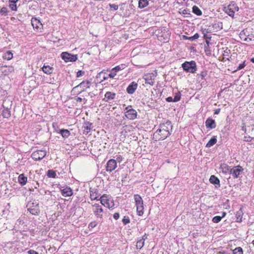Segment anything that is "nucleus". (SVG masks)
Instances as JSON below:
<instances>
[{
    "mask_svg": "<svg viewBox=\"0 0 254 254\" xmlns=\"http://www.w3.org/2000/svg\"><path fill=\"white\" fill-rule=\"evenodd\" d=\"M173 126L170 121L160 125L159 128L154 133L153 137L156 140H163L168 137L171 133Z\"/></svg>",
    "mask_w": 254,
    "mask_h": 254,
    "instance_id": "f257e3e1",
    "label": "nucleus"
},
{
    "mask_svg": "<svg viewBox=\"0 0 254 254\" xmlns=\"http://www.w3.org/2000/svg\"><path fill=\"white\" fill-rule=\"evenodd\" d=\"M91 82L89 80H84L78 85L73 87L71 92L73 93H80L85 91L86 88H89L91 85Z\"/></svg>",
    "mask_w": 254,
    "mask_h": 254,
    "instance_id": "f03ea898",
    "label": "nucleus"
},
{
    "mask_svg": "<svg viewBox=\"0 0 254 254\" xmlns=\"http://www.w3.org/2000/svg\"><path fill=\"white\" fill-rule=\"evenodd\" d=\"M183 69L187 72L194 73L197 70L196 63L191 61L190 62H185L182 64Z\"/></svg>",
    "mask_w": 254,
    "mask_h": 254,
    "instance_id": "7ed1b4c3",
    "label": "nucleus"
},
{
    "mask_svg": "<svg viewBox=\"0 0 254 254\" xmlns=\"http://www.w3.org/2000/svg\"><path fill=\"white\" fill-rule=\"evenodd\" d=\"M134 199L136 206L137 214L139 216H142L143 214V201L141 197L138 194L134 195Z\"/></svg>",
    "mask_w": 254,
    "mask_h": 254,
    "instance_id": "20e7f679",
    "label": "nucleus"
},
{
    "mask_svg": "<svg viewBox=\"0 0 254 254\" xmlns=\"http://www.w3.org/2000/svg\"><path fill=\"white\" fill-rule=\"evenodd\" d=\"M28 211L32 215H38L40 212L39 204L37 202H29L27 205Z\"/></svg>",
    "mask_w": 254,
    "mask_h": 254,
    "instance_id": "39448f33",
    "label": "nucleus"
},
{
    "mask_svg": "<svg viewBox=\"0 0 254 254\" xmlns=\"http://www.w3.org/2000/svg\"><path fill=\"white\" fill-rule=\"evenodd\" d=\"M224 9L226 13L233 17L235 15V12L238 11L239 8L234 1H231L227 7H225Z\"/></svg>",
    "mask_w": 254,
    "mask_h": 254,
    "instance_id": "423d86ee",
    "label": "nucleus"
},
{
    "mask_svg": "<svg viewBox=\"0 0 254 254\" xmlns=\"http://www.w3.org/2000/svg\"><path fill=\"white\" fill-rule=\"evenodd\" d=\"M125 116L127 119L133 120L136 118L137 113L131 106H128L125 109Z\"/></svg>",
    "mask_w": 254,
    "mask_h": 254,
    "instance_id": "0eeeda50",
    "label": "nucleus"
},
{
    "mask_svg": "<svg viewBox=\"0 0 254 254\" xmlns=\"http://www.w3.org/2000/svg\"><path fill=\"white\" fill-rule=\"evenodd\" d=\"M61 57L66 63L68 62H75L77 60V55H71L67 52L62 53Z\"/></svg>",
    "mask_w": 254,
    "mask_h": 254,
    "instance_id": "6e6552de",
    "label": "nucleus"
},
{
    "mask_svg": "<svg viewBox=\"0 0 254 254\" xmlns=\"http://www.w3.org/2000/svg\"><path fill=\"white\" fill-rule=\"evenodd\" d=\"M92 206L94 208L93 211L95 214V216L97 218H102L103 216V210L101 205L98 203H95L92 204Z\"/></svg>",
    "mask_w": 254,
    "mask_h": 254,
    "instance_id": "1a4fd4ad",
    "label": "nucleus"
},
{
    "mask_svg": "<svg viewBox=\"0 0 254 254\" xmlns=\"http://www.w3.org/2000/svg\"><path fill=\"white\" fill-rule=\"evenodd\" d=\"M46 155V151L45 150H37L32 153L31 157L35 160L42 159Z\"/></svg>",
    "mask_w": 254,
    "mask_h": 254,
    "instance_id": "9d476101",
    "label": "nucleus"
},
{
    "mask_svg": "<svg viewBox=\"0 0 254 254\" xmlns=\"http://www.w3.org/2000/svg\"><path fill=\"white\" fill-rule=\"evenodd\" d=\"M155 77L153 73H149L144 75L143 79L146 84L152 86L154 84Z\"/></svg>",
    "mask_w": 254,
    "mask_h": 254,
    "instance_id": "9b49d317",
    "label": "nucleus"
},
{
    "mask_svg": "<svg viewBox=\"0 0 254 254\" xmlns=\"http://www.w3.org/2000/svg\"><path fill=\"white\" fill-rule=\"evenodd\" d=\"M243 170V168L239 165L235 166L232 168L230 174L232 175L234 178H238Z\"/></svg>",
    "mask_w": 254,
    "mask_h": 254,
    "instance_id": "f8f14e48",
    "label": "nucleus"
},
{
    "mask_svg": "<svg viewBox=\"0 0 254 254\" xmlns=\"http://www.w3.org/2000/svg\"><path fill=\"white\" fill-rule=\"evenodd\" d=\"M117 167V161L111 159L109 160L107 163V171L111 172L114 170Z\"/></svg>",
    "mask_w": 254,
    "mask_h": 254,
    "instance_id": "ddd939ff",
    "label": "nucleus"
},
{
    "mask_svg": "<svg viewBox=\"0 0 254 254\" xmlns=\"http://www.w3.org/2000/svg\"><path fill=\"white\" fill-rule=\"evenodd\" d=\"M137 83L133 81L127 87V91L129 94H133L136 90L137 87Z\"/></svg>",
    "mask_w": 254,
    "mask_h": 254,
    "instance_id": "4468645a",
    "label": "nucleus"
},
{
    "mask_svg": "<svg viewBox=\"0 0 254 254\" xmlns=\"http://www.w3.org/2000/svg\"><path fill=\"white\" fill-rule=\"evenodd\" d=\"M116 93L111 92H107L105 94V98L103 99L105 102H108L111 100L115 99L116 97Z\"/></svg>",
    "mask_w": 254,
    "mask_h": 254,
    "instance_id": "2eb2a0df",
    "label": "nucleus"
},
{
    "mask_svg": "<svg viewBox=\"0 0 254 254\" xmlns=\"http://www.w3.org/2000/svg\"><path fill=\"white\" fill-rule=\"evenodd\" d=\"M31 24L33 27L34 29L38 30L40 29V27L42 26V24L40 21L36 18H32L31 19Z\"/></svg>",
    "mask_w": 254,
    "mask_h": 254,
    "instance_id": "dca6fc26",
    "label": "nucleus"
},
{
    "mask_svg": "<svg viewBox=\"0 0 254 254\" xmlns=\"http://www.w3.org/2000/svg\"><path fill=\"white\" fill-rule=\"evenodd\" d=\"M205 126L207 128H210L211 129L215 128L216 127L215 120L211 118H208L205 122Z\"/></svg>",
    "mask_w": 254,
    "mask_h": 254,
    "instance_id": "f3484780",
    "label": "nucleus"
},
{
    "mask_svg": "<svg viewBox=\"0 0 254 254\" xmlns=\"http://www.w3.org/2000/svg\"><path fill=\"white\" fill-rule=\"evenodd\" d=\"M62 195L64 197L70 196L72 195L73 192L70 188L66 187L61 190Z\"/></svg>",
    "mask_w": 254,
    "mask_h": 254,
    "instance_id": "a211bd4d",
    "label": "nucleus"
},
{
    "mask_svg": "<svg viewBox=\"0 0 254 254\" xmlns=\"http://www.w3.org/2000/svg\"><path fill=\"white\" fill-rule=\"evenodd\" d=\"M209 181L211 184L216 185V188L220 187V181L215 176L211 175Z\"/></svg>",
    "mask_w": 254,
    "mask_h": 254,
    "instance_id": "6ab92c4d",
    "label": "nucleus"
},
{
    "mask_svg": "<svg viewBox=\"0 0 254 254\" xmlns=\"http://www.w3.org/2000/svg\"><path fill=\"white\" fill-rule=\"evenodd\" d=\"M220 168L224 174H231V172L232 171V168L226 164H222Z\"/></svg>",
    "mask_w": 254,
    "mask_h": 254,
    "instance_id": "aec40b11",
    "label": "nucleus"
},
{
    "mask_svg": "<svg viewBox=\"0 0 254 254\" xmlns=\"http://www.w3.org/2000/svg\"><path fill=\"white\" fill-rule=\"evenodd\" d=\"M90 195L92 200H98L99 196L98 192L94 189L90 190Z\"/></svg>",
    "mask_w": 254,
    "mask_h": 254,
    "instance_id": "412c9836",
    "label": "nucleus"
},
{
    "mask_svg": "<svg viewBox=\"0 0 254 254\" xmlns=\"http://www.w3.org/2000/svg\"><path fill=\"white\" fill-rule=\"evenodd\" d=\"M18 182L22 185H25L27 181V178L23 174H20L18 178Z\"/></svg>",
    "mask_w": 254,
    "mask_h": 254,
    "instance_id": "4be33fe9",
    "label": "nucleus"
},
{
    "mask_svg": "<svg viewBox=\"0 0 254 254\" xmlns=\"http://www.w3.org/2000/svg\"><path fill=\"white\" fill-rule=\"evenodd\" d=\"M54 68L53 67L50 66L49 65H44V66L42 67V70L43 71L48 74H51L53 71Z\"/></svg>",
    "mask_w": 254,
    "mask_h": 254,
    "instance_id": "5701e85b",
    "label": "nucleus"
},
{
    "mask_svg": "<svg viewBox=\"0 0 254 254\" xmlns=\"http://www.w3.org/2000/svg\"><path fill=\"white\" fill-rule=\"evenodd\" d=\"M92 127V123H90L89 122L85 123L83 127L84 128L83 130L84 132L87 134L90 132Z\"/></svg>",
    "mask_w": 254,
    "mask_h": 254,
    "instance_id": "b1692460",
    "label": "nucleus"
},
{
    "mask_svg": "<svg viewBox=\"0 0 254 254\" xmlns=\"http://www.w3.org/2000/svg\"><path fill=\"white\" fill-rule=\"evenodd\" d=\"M217 142V138L216 136H213L207 142L206 145V147H210Z\"/></svg>",
    "mask_w": 254,
    "mask_h": 254,
    "instance_id": "393cba45",
    "label": "nucleus"
},
{
    "mask_svg": "<svg viewBox=\"0 0 254 254\" xmlns=\"http://www.w3.org/2000/svg\"><path fill=\"white\" fill-rule=\"evenodd\" d=\"M64 138H67L70 134V131L68 129H62L59 132Z\"/></svg>",
    "mask_w": 254,
    "mask_h": 254,
    "instance_id": "a878e982",
    "label": "nucleus"
},
{
    "mask_svg": "<svg viewBox=\"0 0 254 254\" xmlns=\"http://www.w3.org/2000/svg\"><path fill=\"white\" fill-rule=\"evenodd\" d=\"M149 4L147 0H139L138 1V7L140 9L146 7Z\"/></svg>",
    "mask_w": 254,
    "mask_h": 254,
    "instance_id": "bb28decb",
    "label": "nucleus"
},
{
    "mask_svg": "<svg viewBox=\"0 0 254 254\" xmlns=\"http://www.w3.org/2000/svg\"><path fill=\"white\" fill-rule=\"evenodd\" d=\"M2 117L4 118L8 119L11 116V112L8 108H5L3 110Z\"/></svg>",
    "mask_w": 254,
    "mask_h": 254,
    "instance_id": "cd10ccee",
    "label": "nucleus"
},
{
    "mask_svg": "<svg viewBox=\"0 0 254 254\" xmlns=\"http://www.w3.org/2000/svg\"><path fill=\"white\" fill-rule=\"evenodd\" d=\"M192 12L195 14L197 16H200L202 15V12L201 10L196 5H194L192 8Z\"/></svg>",
    "mask_w": 254,
    "mask_h": 254,
    "instance_id": "c85d7f7f",
    "label": "nucleus"
},
{
    "mask_svg": "<svg viewBox=\"0 0 254 254\" xmlns=\"http://www.w3.org/2000/svg\"><path fill=\"white\" fill-rule=\"evenodd\" d=\"M13 58V54L10 51H7L3 55V58L5 60H10Z\"/></svg>",
    "mask_w": 254,
    "mask_h": 254,
    "instance_id": "c756f323",
    "label": "nucleus"
},
{
    "mask_svg": "<svg viewBox=\"0 0 254 254\" xmlns=\"http://www.w3.org/2000/svg\"><path fill=\"white\" fill-rule=\"evenodd\" d=\"M100 202L102 205L105 206L106 204H109V200L107 199V197L105 196V194L103 195L101 197H100Z\"/></svg>",
    "mask_w": 254,
    "mask_h": 254,
    "instance_id": "7c9ffc66",
    "label": "nucleus"
},
{
    "mask_svg": "<svg viewBox=\"0 0 254 254\" xmlns=\"http://www.w3.org/2000/svg\"><path fill=\"white\" fill-rule=\"evenodd\" d=\"M47 176L50 178H55L57 176V174L55 171L53 170H49L47 172Z\"/></svg>",
    "mask_w": 254,
    "mask_h": 254,
    "instance_id": "2f4dec72",
    "label": "nucleus"
},
{
    "mask_svg": "<svg viewBox=\"0 0 254 254\" xmlns=\"http://www.w3.org/2000/svg\"><path fill=\"white\" fill-rule=\"evenodd\" d=\"M9 10L6 7H3L0 9V13L1 15L6 16Z\"/></svg>",
    "mask_w": 254,
    "mask_h": 254,
    "instance_id": "473e14b6",
    "label": "nucleus"
},
{
    "mask_svg": "<svg viewBox=\"0 0 254 254\" xmlns=\"http://www.w3.org/2000/svg\"><path fill=\"white\" fill-rule=\"evenodd\" d=\"M144 242L143 240H139L136 243V248L137 249H141L143 248L144 245Z\"/></svg>",
    "mask_w": 254,
    "mask_h": 254,
    "instance_id": "72a5a7b5",
    "label": "nucleus"
},
{
    "mask_svg": "<svg viewBox=\"0 0 254 254\" xmlns=\"http://www.w3.org/2000/svg\"><path fill=\"white\" fill-rule=\"evenodd\" d=\"M233 254H243V250L241 247H237L233 251Z\"/></svg>",
    "mask_w": 254,
    "mask_h": 254,
    "instance_id": "f704fd0d",
    "label": "nucleus"
},
{
    "mask_svg": "<svg viewBox=\"0 0 254 254\" xmlns=\"http://www.w3.org/2000/svg\"><path fill=\"white\" fill-rule=\"evenodd\" d=\"M9 7L13 11H17V10L16 3L9 2Z\"/></svg>",
    "mask_w": 254,
    "mask_h": 254,
    "instance_id": "c9c22d12",
    "label": "nucleus"
},
{
    "mask_svg": "<svg viewBox=\"0 0 254 254\" xmlns=\"http://www.w3.org/2000/svg\"><path fill=\"white\" fill-rule=\"evenodd\" d=\"M125 66V65L124 64H121L120 65H118L114 68H112V69L115 71V72H118L119 71L123 69L124 68V66Z\"/></svg>",
    "mask_w": 254,
    "mask_h": 254,
    "instance_id": "e433bc0d",
    "label": "nucleus"
},
{
    "mask_svg": "<svg viewBox=\"0 0 254 254\" xmlns=\"http://www.w3.org/2000/svg\"><path fill=\"white\" fill-rule=\"evenodd\" d=\"M181 99V93L180 92H177L174 98H173V102H176L180 100Z\"/></svg>",
    "mask_w": 254,
    "mask_h": 254,
    "instance_id": "4c0bfd02",
    "label": "nucleus"
},
{
    "mask_svg": "<svg viewBox=\"0 0 254 254\" xmlns=\"http://www.w3.org/2000/svg\"><path fill=\"white\" fill-rule=\"evenodd\" d=\"M222 218V217L220 216H216L213 218L212 221L214 223H217L221 220Z\"/></svg>",
    "mask_w": 254,
    "mask_h": 254,
    "instance_id": "58836bf2",
    "label": "nucleus"
},
{
    "mask_svg": "<svg viewBox=\"0 0 254 254\" xmlns=\"http://www.w3.org/2000/svg\"><path fill=\"white\" fill-rule=\"evenodd\" d=\"M122 221H123V224L125 225H126L130 223V219L128 216H124V217Z\"/></svg>",
    "mask_w": 254,
    "mask_h": 254,
    "instance_id": "ea45409f",
    "label": "nucleus"
},
{
    "mask_svg": "<svg viewBox=\"0 0 254 254\" xmlns=\"http://www.w3.org/2000/svg\"><path fill=\"white\" fill-rule=\"evenodd\" d=\"M199 37V35L198 33H195L193 36L189 37L188 40L190 41H193L196 39H197Z\"/></svg>",
    "mask_w": 254,
    "mask_h": 254,
    "instance_id": "a19ab883",
    "label": "nucleus"
},
{
    "mask_svg": "<svg viewBox=\"0 0 254 254\" xmlns=\"http://www.w3.org/2000/svg\"><path fill=\"white\" fill-rule=\"evenodd\" d=\"M109 6L111 10H117L118 9V5L115 4H109Z\"/></svg>",
    "mask_w": 254,
    "mask_h": 254,
    "instance_id": "79ce46f5",
    "label": "nucleus"
},
{
    "mask_svg": "<svg viewBox=\"0 0 254 254\" xmlns=\"http://www.w3.org/2000/svg\"><path fill=\"white\" fill-rule=\"evenodd\" d=\"M117 74V73L115 72V71H114L112 69L111 71V72L110 73V74H109V76L110 77V78H114L115 76Z\"/></svg>",
    "mask_w": 254,
    "mask_h": 254,
    "instance_id": "37998d69",
    "label": "nucleus"
},
{
    "mask_svg": "<svg viewBox=\"0 0 254 254\" xmlns=\"http://www.w3.org/2000/svg\"><path fill=\"white\" fill-rule=\"evenodd\" d=\"M182 14L184 15H191L190 11L188 9H185L182 11Z\"/></svg>",
    "mask_w": 254,
    "mask_h": 254,
    "instance_id": "c03bdc74",
    "label": "nucleus"
},
{
    "mask_svg": "<svg viewBox=\"0 0 254 254\" xmlns=\"http://www.w3.org/2000/svg\"><path fill=\"white\" fill-rule=\"evenodd\" d=\"M74 100L77 102H81L82 100H84V103H85L87 101V100L85 99V98H84L83 99H82L80 97H75L74 98Z\"/></svg>",
    "mask_w": 254,
    "mask_h": 254,
    "instance_id": "a18cd8bd",
    "label": "nucleus"
},
{
    "mask_svg": "<svg viewBox=\"0 0 254 254\" xmlns=\"http://www.w3.org/2000/svg\"><path fill=\"white\" fill-rule=\"evenodd\" d=\"M85 73V72L84 71H82V70H79L77 71V74H76V76L77 77H79L80 76H83Z\"/></svg>",
    "mask_w": 254,
    "mask_h": 254,
    "instance_id": "49530a36",
    "label": "nucleus"
},
{
    "mask_svg": "<svg viewBox=\"0 0 254 254\" xmlns=\"http://www.w3.org/2000/svg\"><path fill=\"white\" fill-rule=\"evenodd\" d=\"M206 75L207 73L206 71H202L200 74H197V76H200L202 79H203Z\"/></svg>",
    "mask_w": 254,
    "mask_h": 254,
    "instance_id": "de8ad7c7",
    "label": "nucleus"
},
{
    "mask_svg": "<svg viewBox=\"0 0 254 254\" xmlns=\"http://www.w3.org/2000/svg\"><path fill=\"white\" fill-rule=\"evenodd\" d=\"M246 66V64H245V62H244L243 64H240L238 67L237 68L236 70H239L243 68Z\"/></svg>",
    "mask_w": 254,
    "mask_h": 254,
    "instance_id": "09e8293b",
    "label": "nucleus"
},
{
    "mask_svg": "<svg viewBox=\"0 0 254 254\" xmlns=\"http://www.w3.org/2000/svg\"><path fill=\"white\" fill-rule=\"evenodd\" d=\"M205 52L207 56H210L211 54V51L210 50L209 47H205Z\"/></svg>",
    "mask_w": 254,
    "mask_h": 254,
    "instance_id": "8fccbe9b",
    "label": "nucleus"
},
{
    "mask_svg": "<svg viewBox=\"0 0 254 254\" xmlns=\"http://www.w3.org/2000/svg\"><path fill=\"white\" fill-rule=\"evenodd\" d=\"M113 217L115 220H118L120 217V214L118 212H116L113 215Z\"/></svg>",
    "mask_w": 254,
    "mask_h": 254,
    "instance_id": "3c124183",
    "label": "nucleus"
},
{
    "mask_svg": "<svg viewBox=\"0 0 254 254\" xmlns=\"http://www.w3.org/2000/svg\"><path fill=\"white\" fill-rule=\"evenodd\" d=\"M96 225H97V224L95 222H92L89 224V227L93 228H94Z\"/></svg>",
    "mask_w": 254,
    "mask_h": 254,
    "instance_id": "603ef678",
    "label": "nucleus"
},
{
    "mask_svg": "<svg viewBox=\"0 0 254 254\" xmlns=\"http://www.w3.org/2000/svg\"><path fill=\"white\" fill-rule=\"evenodd\" d=\"M27 253L28 254H39L36 251L33 250H30Z\"/></svg>",
    "mask_w": 254,
    "mask_h": 254,
    "instance_id": "864d4df0",
    "label": "nucleus"
},
{
    "mask_svg": "<svg viewBox=\"0 0 254 254\" xmlns=\"http://www.w3.org/2000/svg\"><path fill=\"white\" fill-rule=\"evenodd\" d=\"M252 139H253L252 137L251 136H248V137L245 136L244 137V140L246 141H248V142L251 141Z\"/></svg>",
    "mask_w": 254,
    "mask_h": 254,
    "instance_id": "5fc2aeb1",
    "label": "nucleus"
},
{
    "mask_svg": "<svg viewBox=\"0 0 254 254\" xmlns=\"http://www.w3.org/2000/svg\"><path fill=\"white\" fill-rule=\"evenodd\" d=\"M122 160H123V157H122V156H121V155H119V156H118L117 157V158H116V160L117 161V162H118L120 163V162H122Z\"/></svg>",
    "mask_w": 254,
    "mask_h": 254,
    "instance_id": "6e6d98bb",
    "label": "nucleus"
},
{
    "mask_svg": "<svg viewBox=\"0 0 254 254\" xmlns=\"http://www.w3.org/2000/svg\"><path fill=\"white\" fill-rule=\"evenodd\" d=\"M166 100L168 102H173V98L172 97H168L166 99Z\"/></svg>",
    "mask_w": 254,
    "mask_h": 254,
    "instance_id": "4d7b16f0",
    "label": "nucleus"
},
{
    "mask_svg": "<svg viewBox=\"0 0 254 254\" xmlns=\"http://www.w3.org/2000/svg\"><path fill=\"white\" fill-rule=\"evenodd\" d=\"M88 95L90 96L91 98H93L96 96V94L93 92H90L88 93Z\"/></svg>",
    "mask_w": 254,
    "mask_h": 254,
    "instance_id": "13d9d810",
    "label": "nucleus"
},
{
    "mask_svg": "<svg viewBox=\"0 0 254 254\" xmlns=\"http://www.w3.org/2000/svg\"><path fill=\"white\" fill-rule=\"evenodd\" d=\"M220 112V109H217L214 111V114L218 115Z\"/></svg>",
    "mask_w": 254,
    "mask_h": 254,
    "instance_id": "bf43d9fd",
    "label": "nucleus"
},
{
    "mask_svg": "<svg viewBox=\"0 0 254 254\" xmlns=\"http://www.w3.org/2000/svg\"><path fill=\"white\" fill-rule=\"evenodd\" d=\"M147 238V236L146 234H145L143 236L141 240H143L144 241H145V240Z\"/></svg>",
    "mask_w": 254,
    "mask_h": 254,
    "instance_id": "052dcab7",
    "label": "nucleus"
},
{
    "mask_svg": "<svg viewBox=\"0 0 254 254\" xmlns=\"http://www.w3.org/2000/svg\"><path fill=\"white\" fill-rule=\"evenodd\" d=\"M204 38L206 39H210L211 37L207 36L206 34H204Z\"/></svg>",
    "mask_w": 254,
    "mask_h": 254,
    "instance_id": "680f3d73",
    "label": "nucleus"
},
{
    "mask_svg": "<svg viewBox=\"0 0 254 254\" xmlns=\"http://www.w3.org/2000/svg\"><path fill=\"white\" fill-rule=\"evenodd\" d=\"M19 0H9V2L11 3H17Z\"/></svg>",
    "mask_w": 254,
    "mask_h": 254,
    "instance_id": "e2e57ef3",
    "label": "nucleus"
},
{
    "mask_svg": "<svg viewBox=\"0 0 254 254\" xmlns=\"http://www.w3.org/2000/svg\"><path fill=\"white\" fill-rule=\"evenodd\" d=\"M225 215H226V212H222V216H221V217H222V218H223V217H224Z\"/></svg>",
    "mask_w": 254,
    "mask_h": 254,
    "instance_id": "0e129e2a",
    "label": "nucleus"
},
{
    "mask_svg": "<svg viewBox=\"0 0 254 254\" xmlns=\"http://www.w3.org/2000/svg\"><path fill=\"white\" fill-rule=\"evenodd\" d=\"M242 130L243 131H246V128L245 127H243Z\"/></svg>",
    "mask_w": 254,
    "mask_h": 254,
    "instance_id": "69168bd1",
    "label": "nucleus"
},
{
    "mask_svg": "<svg viewBox=\"0 0 254 254\" xmlns=\"http://www.w3.org/2000/svg\"><path fill=\"white\" fill-rule=\"evenodd\" d=\"M251 61L253 63H254V58H253L251 59Z\"/></svg>",
    "mask_w": 254,
    "mask_h": 254,
    "instance_id": "338daca9",
    "label": "nucleus"
},
{
    "mask_svg": "<svg viewBox=\"0 0 254 254\" xmlns=\"http://www.w3.org/2000/svg\"><path fill=\"white\" fill-rule=\"evenodd\" d=\"M107 79H108V77H105V76H104V77H103V79H104V80H107Z\"/></svg>",
    "mask_w": 254,
    "mask_h": 254,
    "instance_id": "774afa93",
    "label": "nucleus"
}]
</instances>
